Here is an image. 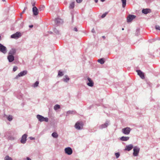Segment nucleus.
I'll return each mask as SVG.
<instances>
[{"instance_id":"7c9ffc66","label":"nucleus","mask_w":160,"mask_h":160,"mask_svg":"<svg viewBox=\"0 0 160 160\" xmlns=\"http://www.w3.org/2000/svg\"><path fill=\"white\" fill-rule=\"evenodd\" d=\"M58 75L59 77H61L63 75V74L62 72L60 71H59L58 72Z\"/></svg>"},{"instance_id":"a18cd8bd","label":"nucleus","mask_w":160,"mask_h":160,"mask_svg":"<svg viewBox=\"0 0 160 160\" xmlns=\"http://www.w3.org/2000/svg\"><path fill=\"white\" fill-rule=\"evenodd\" d=\"M92 33H94L95 32V30L94 28H93L92 30Z\"/></svg>"},{"instance_id":"7ed1b4c3","label":"nucleus","mask_w":160,"mask_h":160,"mask_svg":"<svg viewBox=\"0 0 160 160\" xmlns=\"http://www.w3.org/2000/svg\"><path fill=\"white\" fill-rule=\"evenodd\" d=\"M140 149L137 147H134L133 149V155L134 156L136 157L138 156Z\"/></svg>"},{"instance_id":"de8ad7c7","label":"nucleus","mask_w":160,"mask_h":160,"mask_svg":"<svg viewBox=\"0 0 160 160\" xmlns=\"http://www.w3.org/2000/svg\"><path fill=\"white\" fill-rule=\"evenodd\" d=\"M29 27L30 28H32L33 27V25H29Z\"/></svg>"},{"instance_id":"c85d7f7f","label":"nucleus","mask_w":160,"mask_h":160,"mask_svg":"<svg viewBox=\"0 0 160 160\" xmlns=\"http://www.w3.org/2000/svg\"><path fill=\"white\" fill-rule=\"evenodd\" d=\"M12 160V158L11 157H10L8 155L6 156L4 158V160Z\"/></svg>"},{"instance_id":"79ce46f5","label":"nucleus","mask_w":160,"mask_h":160,"mask_svg":"<svg viewBox=\"0 0 160 160\" xmlns=\"http://www.w3.org/2000/svg\"><path fill=\"white\" fill-rule=\"evenodd\" d=\"M8 139L11 140H13L14 139V138L13 137H10L8 138Z\"/></svg>"},{"instance_id":"473e14b6","label":"nucleus","mask_w":160,"mask_h":160,"mask_svg":"<svg viewBox=\"0 0 160 160\" xmlns=\"http://www.w3.org/2000/svg\"><path fill=\"white\" fill-rule=\"evenodd\" d=\"M115 155L117 158H118L120 156V153L119 152H116L115 153Z\"/></svg>"},{"instance_id":"4be33fe9","label":"nucleus","mask_w":160,"mask_h":160,"mask_svg":"<svg viewBox=\"0 0 160 160\" xmlns=\"http://www.w3.org/2000/svg\"><path fill=\"white\" fill-rule=\"evenodd\" d=\"M98 61L101 64H104L105 62V61L103 58H101L98 59Z\"/></svg>"},{"instance_id":"9d476101","label":"nucleus","mask_w":160,"mask_h":160,"mask_svg":"<svg viewBox=\"0 0 160 160\" xmlns=\"http://www.w3.org/2000/svg\"><path fill=\"white\" fill-rule=\"evenodd\" d=\"M65 153L68 155H71L72 153V150L70 147H67L64 149Z\"/></svg>"},{"instance_id":"864d4df0","label":"nucleus","mask_w":160,"mask_h":160,"mask_svg":"<svg viewBox=\"0 0 160 160\" xmlns=\"http://www.w3.org/2000/svg\"><path fill=\"white\" fill-rule=\"evenodd\" d=\"M124 30V28H122V30Z\"/></svg>"},{"instance_id":"49530a36","label":"nucleus","mask_w":160,"mask_h":160,"mask_svg":"<svg viewBox=\"0 0 160 160\" xmlns=\"http://www.w3.org/2000/svg\"><path fill=\"white\" fill-rule=\"evenodd\" d=\"M26 160H31V159L29 157H27L26 158Z\"/></svg>"},{"instance_id":"603ef678","label":"nucleus","mask_w":160,"mask_h":160,"mask_svg":"<svg viewBox=\"0 0 160 160\" xmlns=\"http://www.w3.org/2000/svg\"><path fill=\"white\" fill-rule=\"evenodd\" d=\"M72 21L73 20V16H72Z\"/></svg>"},{"instance_id":"dca6fc26","label":"nucleus","mask_w":160,"mask_h":160,"mask_svg":"<svg viewBox=\"0 0 160 160\" xmlns=\"http://www.w3.org/2000/svg\"><path fill=\"white\" fill-rule=\"evenodd\" d=\"M16 50L15 48H12L9 51L8 55L13 56L16 53Z\"/></svg>"},{"instance_id":"cd10ccee","label":"nucleus","mask_w":160,"mask_h":160,"mask_svg":"<svg viewBox=\"0 0 160 160\" xmlns=\"http://www.w3.org/2000/svg\"><path fill=\"white\" fill-rule=\"evenodd\" d=\"M7 119L9 121H12L13 119L12 116L11 115H9L7 117Z\"/></svg>"},{"instance_id":"a878e982","label":"nucleus","mask_w":160,"mask_h":160,"mask_svg":"<svg viewBox=\"0 0 160 160\" xmlns=\"http://www.w3.org/2000/svg\"><path fill=\"white\" fill-rule=\"evenodd\" d=\"M60 106L58 104L55 105L54 107V109L55 110H56L60 108Z\"/></svg>"},{"instance_id":"1a4fd4ad","label":"nucleus","mask_w":160,"mask_h":160,"mask_svg":"<svg viewBox=\"0 0 160 160\" xmlns=\"http://www.w3.org/2000/svg\"><path fill=\"white\" fill-rule=\"evenodd\" d=\"M136 16L134 15L129 14L127 17V22H131L133 19H135Z\"/></svg>"},{"instance_id":"2eb2a0df","label":"nucleus","mask_w":160,"mask_h":160,"mask_svg":"<svg viewBox=\"0 0 160 160\" xmlns=\"http://www.w3.org/2000/svg\"><path fill=\"white\" fill-rule=\"evenodd\" d=\"M55 22L58 25L62 24L63 22V20L60 18H56L55 21Z\"/></svg>"},{"instance_id":"f8f14e48","label":"nucleus","mask_w":160,"mask_h":160,"mask_svg":"<svg viewBox=\"0 0 160 160\" xmlns=\"http://www.w3.org/2000/svg\"><path fill=\"white\" fill-rule=\"evenodd\" d=\"M136 72L138 73V75H139L142 79H144L145 78L144 73L141 70H137Z\"/></svg>"},{"instance_id":"5701e85b","label":"nucleus","mask_w":160,"mask_h":160,"mask_svg":"<svg viewBox=\"0 0 160 160\" xmlns=\"http://www.w3.org/2000/svg\"><path fill=\"white\" fill-rule=\"evenodd\" d=\"M122 3V7L125 8L126 4V0H121Z\"/></svg>"},{"instance_id":"72a5a7b5","label":"nucleus","mask_w":160,"mask_h":160,"mask_svg":"<svg viewBox=\"0 0 160 160\" xmlns=\"http://www.w3.org/2000/svg\"><path fill=\"white\" fill-rule=\"evenodd\" d=\"M27 9V7H25L24 8V10H23L22 13L20 14V16L21 17L22 16V15L23 13L25 12L26 9Z\"/></svg>"},{"instance_id":"a211bd4d","label":"nucleus","mask_w":160,"mask_h":160,"mask_svg":"<svg viewBox=\"0 0 160 160\" xmlns=\"http://www.w3.org/2000/svg\"><path fill=\"white\" fill-rule=\"evenodd\" d=\"M151 12V10L149 8L143 9L142 10V12L143 13L146 14Z\"/></svg>"},{"instance_id":"f257e3e1","label":"nucleus","mask_w":160,"mask_h":160,"mask_svg":"<svg viewBox=\"0 0 160 160\" xmlns=\"http://www.w3.org/2000/svg\"><path fill=\"white\" fill-rule=\"evenodd\" d=\"M36 117L38 121L40 122H47L48 121V118H44L43 116L39 114L37 115Z\"/></svg>"},{"instance_id":"f3484780","label":"nucleus","mask_w":160,"mask_h":160,"mask_svg":"<svg viewBox=\"0 0 160 160\" xmlns=\"http://www.w3.org/2000/svg\"><path fill=\"white\" fill-rule=\"evenodd\" d=\"M76 113V112L75 110H72V111L69 110V111H67L66 112V117H67V116H68L70 114L74 115V114H75Z\"/></svg>"},{"instance_id":"58836bf2","label":"nucleus","mask_w":160,"mask_h":160,"mask_svg":"<svg viewBox=\"0 0 160 160\" xmlns=\"http://www.w3.org/2000/svg\"><path fill=\"white\" fill-rule=\"evenodd\" d=\"M140 32V29H137L136 30V34L137 35H138V34Z\"/></svg>"},{"instance_id":"aec40b11","label":"nucleus","mask_w":160,"mask_h":160,"mask_svg":"<svg viewBox=\"0 0 160 160\" xmlns=\"http://www.w3.org/2000/svg\"><path fill=\"white\" fill-rule=\"evenodd\" d=\"M129 139L128 137L122 136L120 138V140L122 141H128Z\"/></svg>"},{"instance_id":"c756f323","label":"nucleus","mask_w":160,"mask_h":160,"mask_svg":"<svg viewBox=\"0 0 160 160\" xmlns=\"http://www.w3.org/2000/svg\"><path fill=\"white\" fill-rule=\"evenodd\" d=\"M39 84V82L37 81L33 85V87L34 88L37 87Z\"/></svg>"},{"instance_id":"ddd939ff","label":"nucleus","mask_w":160,"mask_h":160,"mask_svg":"<svg viewBox=\"0 0 160 160\" xmlns=\"http://www.w3.org/2000/svg\"><path fill=\"white\" fill-rule=\"evenodd\" d=\"M27 136V135L26 134H24L22 136L21 140V142L22 143L24 144L26 143Z\"/></svg>"},{"instance_id":"37998d69","label":"nucleus","mask_w":160,"mask_h":160,"mask_svg":"<svg viewBox=\"0 0 160 160\" xmlns=\"http://www.w3.org/2000/svg\"><path fill=\"white\" fill-rule=\"evenodd\" d=\"M73 30L76 32H77L78 31V29L77 28L75 27L73 28Z\"/></svg>"},{"instance_id":"423d86ee","label":"nucleus","mask_w":160,"mask_h":160,"mask_svg":"<svg viewBox=\"0 0 160 160\" xmlns=\"http://www.w3.org/2000/svg\"><path fill=\"white\" fill-rule=\"evenodd\" d=\"M110 124V121L109 120H107L105 123L100 125L99 127V128L100 129H103L107 128Z\"/></svg>"},{"instance_id":"f704fd0d","label":"nucleus","mask_w":160,"mask_h":160,"mask_svg":"<svg viewBox=\"0 0 160 160\" xmlns=\"http://www.w3.org/2000/svg\"><path fill=\"white\" fill-rule=\"evenodd\" d=\"M155 28L156 30H159L160 31V27L159 25H156Z\"/></svg>"},{"instance_id":"f03ea898","label":"nucleus","mask_w":160,"mask_h":160,"mask_svg":"<svg viewBox=\"0 0 160 160\" xmlns=\"http://www.w3.org/2000/svg\"><path fill=\"white\" fill-rule=\"evenodd\" d=\"M132 129L129 127H127L122 129V133L125 135H128L129 134Z\"/></svg>"},{"instance_id":"3c124183","label":"nucleus","mask_w":160,"mask_h":160,"mask_svg":"<svg viewBox=\"0 0 160 160\" xmlns=\"http://www.w3.org/2000/svg\"><path fill=\"white\" fill-rule=\"evenodd\" d=\"M102 2H104L105 0H100Z\"/></svg>"},{"instance_id":"6ab92c4d","label":"nucleus","mask_w":160,"mask_h":160,"mask_svg":"<svg viewBox=\"0 0 160 160\" xmlns=\"http://www.w3.org/2000/svg\"><path fill=\"white\" fill-rule=\"evenodd\" d=\"M8 59L9 62H12L14 60V57L13 55H8Z\"/></svg>"},{"instance_id":"e433bc0d","label":"nucleus","mask_w":160,"mask_h":160,"mask_svg":"<svg viewBox=\"0 0 160 160\" xmlns=\"http://www.w3.org/2000/svg\"><path fill=\"white\" fill-rule=\"evenodd\" d=\"M88 82L87 83V84L89 86H90V78L88 77Z\"/></svg>"},{"instance_id":"bb28decb","label":"nucleus","mask_w":160,"mask_h":160,"mask_svg":"<svg viewBox=\"0 0 160 160\" xmlns=\"http://www.w3.org/2000/svg\"><path fill=\"white\" fill-rule=\"evenodd\" d=\"M53 31L56 34L59 35L60 34L59 31L56 28H54L53 29Z\"/></svg>"},{"instance_id":"4c0bfd02","label":"nucleus","mask_w":160,"mask_h":160,"mask_svg":"<svg viewBox=\"0 0 160 160\" xmlns=\"http://www.w3.org/2000/svg\"><path fill=\"white\" fill-rule=\"evenodd\" d=\"M36 2L34 1H32L31 2V4L33 7H35L34 6Z\"/></svg>"},{"instance_id":"c9c22d12","label":"nucleus","mask_w":160,"mask_h":160,"mask_svg":"<svg viewBox=\"0 0 160 160\" xmlns=\"http://www.w3.org/2000/svg\"><path fill=\"white\" fill-rule=\"evenodd\" d=\"M18 69V67L17 66H15L13 68V71L14 72L16 71Z\"/></svg>"},{"instance_id":"9b49d317","label":"nucleus","mask_w":160,"mask_h":160,"mask_svg":"<svg viewBox=\"0 0 160 160\" xmlns=\"http://www.w3.org/2000/svg\"><path fill=\"white\" fill-rule=\"evenodd\" d=\"M27 73V70H24L21 72L15 77V78L18 79L19 77L23 76L26 75Z\"/></svg>"},{"instance_id":"6e6552de","label":"nucleus","mask_w":160,"mask_h":160,"mask_svg":"<svg viewBox=\"0 0 160 160\" xmlns=\"http://www.w3.org/2000/svg\"><path fill=\"white\" fill-rule=\"evenodd\" d=\"M0 52L4 54H5L7 52V49L6 47L1 43H0Z\"/></svg>"},{"instance_id":"6e6d98bb","label":"nucleus","mask_w":160,"mask_h":160,"mask_svg":"<svg viewBox=\"0 0 160 160\" xmlns=\"http://www.w3.org/2000/svg\"><path fill=\"white\" fill-rule=\"evenodd\" d=\"M1 36L0 35V40H1Z\"/></svg>"},{"instance_id":"5fc2aeb1","label":"nucleus","mask_w":160,"mask_h":160,"mask_svg":"<svg viewBox=\"0 0 160 160\" xmlns=\"http://www.w3.org/2000/svg\"><path fill=\"white\" fill-rule=\"evenodd\" d=\"M5 1V0H2V1L3 2H4V1Z\"/></svg>"},{"instance_id":"39448f33","label":"nucleus","mask_w":160,"mask_h":160,"mask_svg":"<svg viewBox=\"0 0 160 160\" xmlns=\"http://www.w3.org/2000/svg\"><path fill=\"white\" fill-rule=\"evenodd\" d=\"M43 9V8H40L39 9V10H38L36 7H33L32 8V12L33 13V14L34 16H36L38 15V11H41Z\"/></svg>"},{"instance_id":"4468645a","label":"nucleus","mask_w":160,"mask_h":160,"mask_svg":"<svg viewBox=\"0 0 160 160\" xmlns=\"http://www.w3.org/2000/svg\"><path fill=\"white\" fill-rule=\"evenodd\" d=\"M133 146L132 144H130L127 145L124 149L125 151H129L131 150L133 148Z\"/></svg>"},{"instance_id":"b1692460","label":"nucleus","mask_w":160,"mask_h":160,"mask_svg":"<svg viewBox=\"0 0 160 160\" xmlns=\"http://www.w3.org/2000/svg\"><path fill=\"white\" fill-rule=\"evenodd\" d=\"M52 136L55 138H57L58 137V135L57 133L56 132H54L52 134Z\"/></svg>"},{"instance_id":"a19ab883","label":"nucleus","mask_w":160,"mask_h":160,"mask_svg":"<svg viewBox=\"0 0 160 160\" xmlns=\"http://www.w3.org/2000/svg\"><path fill=\"white\" fill-rule=\"evenodd\" d=\"M76 1L77 3H80L82 2V0H76Z\"/></svg>"},{"instance_id":"2f4dec72","label":"nucleus","mask_w":160,"mask_h":160,"mask_svg":"<svg viewBox=\"0 0 160 160\" xmlns=\"http://www.w3.org/2000/svg\"><path fill=\"white\" fill-rule=\"evenodd\" d=\"M107 14H108V12H105L102 15V16H101V18H104V17H106V16Z\"/></svg>"},{"instance_id":"393cba45","label":"nucleus","mask_w":160,"mask_h":160,"mask_svg":"<svg viewBox=\"0 0 160 160\" xmlns=\"http://www.w3.org/2000/svg\"><path fill=\"white\" fill-rule=\"evenodd\" d=\"M74 2H72L70 4L69 8L70 9H72L74 7Z\"/></svg>"},{"instance_id":"c03bdc74","label":"nucleus","mask_w":160,"mask_h":160,"mask_svg":"<svg viewBox=\"0 0 160 160\" xmlns=\"http://www.w3.org/2000/svg\"><path fill=\"white\" fill-rule=\"evenodd\" d=\"M29 138L31 140H34L35 139V138H33L32 137H30Z\"/></svg>"},{"instance_id":"ea45409f","label":"nucleus","mask_w":160,"mask_h":160,"mask_svg":"<svg viewBox=\"0 0 160 160\" xmlns=\"http://www.w3.org/2000/svg\"><path fill=\"white\" fill-rule=\"evenodd\" d=\"M94 84V82L91 79V87L93 86Z\"/></svg>"},{"instance_id":"20e7f679","label":"nucleus","mask_w":160,"mask_h":160,"mask_svg":"<svg viewBox=\"0 0 160 160\" xmlns=\"http://www.w3.org/2000/svg\"><path fill=\"white\" fill-rule=\"evenodd\" d=\"M83 125V122L82 121H78L75 124V127L76 129L80 130L82 128Z\"/></svg>"},{"instance_id":"412c9836","label":"nucleus","mask_w":160,"mask_h":160,"mask_svg":"<svg viewBox=\"0 0 160 160\" xmlns=\"http://www.w3.org/2000/svg\"><path fill=\"white\" fill-rule=\"evenodd\" d=\"M70 78L67 75H66L62 79L63 81L65 82H67L69 80Z\"/></svg>"},{"instance_id":"0eeeda50","label":"nucleus","mask_w":160,"mask_h":160,"mask_svg":"<svg viewBox=\"0 0 160 160\" xmlns=\"http://www.w3.org/2000/svg\"><path fill=\"white\" fill-rule=\"evenodd\" d=\"M22 36L21 33L19 32H17L16 33L13 34L11 36V38L18 39Z\"/></svg>"},{"instance_id":"09e8293b","label":"nucleus","mask_w":160,"mask_h":160,"mask_svg":"<svg viewBox=\"0 0 160 160\" xmlns=\"http://www.w3.org/2000/svg\"><path fill=\"white\" fill-rule=\"evenodd\" d=\"M94 1L96 3H97L98 2V0H94Z\"/></svg>"},{"instance_id":"8fccbe9b","label":"nucleus","mask_w":160,"mask_h":160,"mask_svg":"<svg viewBox=\"0 0 160 160\" xmlns=\"http://www.w3.org/2000/svg\"><path fill=\"white\" fill-rule=\"evenodd\" d=\"M102 38H104V39H105V36H102Z\"/></svg>"}]
</instances>
